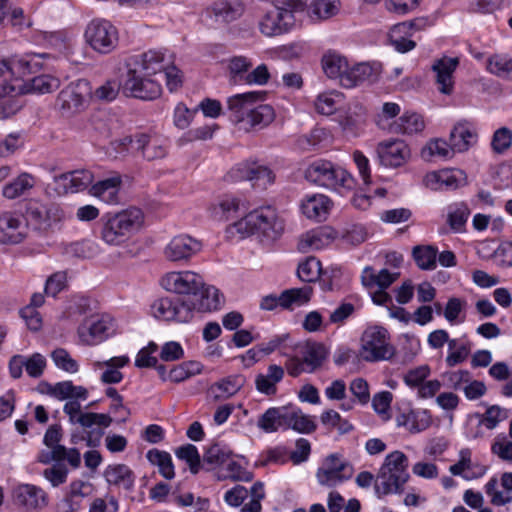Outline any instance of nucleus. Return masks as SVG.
<instances>
[{"label":"nucleus","mask_w":512,"mask_h":512,"mask_svg":"<svg viewBox=\"0 0 512 512\" xmlns=\"http://www.w3.org/2000/svg\"><path fill=\"white\" fill-rule=\"evenodd\" d=\"M470 216V209L465 202L452 203L447 208V224L454 232H463Z\"/></svg>","instance_id":"nucleus-36"},{"label":"nucleus","mask_w":512,"mask_h":512,"mask_svg":"<svg viewBox=\"0 0 512 512\" xmlns=\"http://www.w3.org/2000/svg\"><path fill=\"white\" fill-rule=\"evenodd\" d=\"M331 201L323 194L308 197L301 205L303 214L309 219L324 220L328 214Z\"/></svg>","instance_id":"nucleus-33"},{"label":"nucleus","mask_w":512,"mask_h":512,"mask_svg":"<svg viewBox=\"0 0 512 512\" xmlns=\"http://www.w3.org/2000/svg\"><path fill=\"white\" fill-rule=\"evenodd\" d=\"M313 289L310 286L301 288H292L284 290L279 296L270 294L261 299L260 308L266 311H272L277 306L283 309H292L295 306H302L311 299Z\"/></svg>","instance_id":"nucleus-10"},{"label":"nucleus","mask_w":512,"mask_h":512,"mask_svg":"<svg viewBox=\"0 0 512 512\" xmlns=\"http://www.w3.org/2000/svg\"><path fill=\"white\" fill-rule=\"evenodd\" d=\"M380 73V64L359 63L348 68L347 73L342 76V86L352 88L363 82H375Z\"/></svg>","instance_id":"nucleus-22"},{"label":"nucleus","mask_w":512,"mask_h":512,"mask_svg":"<svg viewBox=\"0 0 512 512\" xmlns=\"http://www.w3.org/2000/svg\"><path fill=\"white\" fill-rule=\"evenodd\" d=\"M252 62L245 56H234L228 60L229 81L231 84L237 85L245 82Z\"/></svg>","instance_id":"nucleus-40"},{"label":"nucleus","mask_w":512,"mask_h":512,"mask_svg":"<svg viewBox=\"0 0 512 512\" xmlns=\"http://www.w3.org/2000/svg\"><path fill=\"white\" fill-rule=\"evenodd\" d=\"M324 135L322 129H313L308 134L299 136L296 140V146L302 151H310L322 141Z\"/></svg>","instance_id":"nucleus-56"},{"label":"nucleus","mask_w":512,"mask_h":512,"mask_svg":"<svg viewBox=\"0 0 512 512\" xmlns=\"http://www.w3.org/2000/svg\"><path fill=\"white\" fill-rule=\"evenodd\" d=\"M202 249V243L189 235H178L172 238L164 249L165 257L172 261L188 260Z\"/></svg>","instance_id":"nucleus-16"},{"label":"nucleus","mask_w":512,"mask_h":512,"mask_svg":"<svg viewBox=\"0 0 512 512\" xmlns=\"http://www.w3.org/2000/svg\"><path fill=\"white\" fill-rule=\"evenodd\" d=\"M322 68L329 78H339L342 84V76L347 73L348 63L344 57L335 53H328L322 58Z\"/></svg>","instance_id":"nucleus-39"},{"label":"nucleus","mask_w":512,"mask_h":512,"mask_svg":"<svg viewBox=\"0 0 512 512\" xmlns=\"http://www.w3.org/2000/svg\"><path fill=\"white\" fill-rule=\"evenodd\" d=\"M512 144V131L506 127L499 128L494 132L492 148L497 153L507 150Z\"/></svg>","instance_id":"nucleus-57"},{"label":"nucleus","mask_w":512,"mask_h":512,"mask_svg":"<svg viewBox=\"0 0 512 512\" xmlns=\"http://www.w3.org/2000/svg\"><path fill=\"white\" fill-rule=\"evenodd\" d=\"M120 90L123 92V79L120 82L115 80L107 81L97 88L95 94L99 99L112 101L117 97Z\"/></svg>","instance_id":"nucleus-61"},{"label":"nucleus","mask_w":512,"mask_h":512,"mask_svg":"<svg viewBox=\"0 0 512 512\" xmlns=\"http://www.w3.org/2000/svg\"><path fill=\"white\" fill-rule=\"evenodd\" d=\"M63 460H67L71 467L78 468L81 464L79 450L76 448L67 449L65 446H56L54 449H50V451H42L38 456V461L43 464H49L53 461L58 463Z\"/></svg>","instance_id":"nucleus-30"},{"label":"nucleus","mask_w":512,"mask_h":512,"mask_svg":"<svg viewBox=\"0 0 512 512\" xmlns=\"http://www.w3.org/2000/svg\"><path fill=\"white\" fill-rule=\"evenodd\" d=\"M475 134L467 127L466 124L458 123L450 132V144L452 149L457 152H464L468 150L471 145V140Z\"/></svg>","instance_id":"nucleus-42"},{"label":"nucleus","mask_w":512,"mask_h":512,"mask_svg":"<svg viewBox=\"0 0 512 512\" xmlns=\"http://www.w3.org/2000/svg\"><path fill=\"white\" fill-rule=\"evenodd\" d=\"M162 287L180 297H162L153 302L154 317L166 321L187 323L195 312H211L221 307L224 298L220 291L206 285L201 275L192 271L169 272L161 279Z\"/></svg>","instance_id":"nucleus-1"},{"label":"nucleus","mask_w":512,"mask_h":512,"mask_svg":"<svg viewBox=\"0 0 512 512\" xmlns=\"http://www.w3.org/2000/svg\"><path fill=\"white\" fill-rule=\"evenodd\" d=\"M398 426L406 427L410 433H419L431 426L432 418L427 410H410L396 417Z\"/></svg>","instance_id":"nucleus-29"},{"label":"nucleus","mask_w":512,"mask_h":512,"mask_svg":"<svg viewBox=\"0 0 512 512\" xmlns=\"http://www.w3.org/2000/svg\"><path fill=\"white\" fill-rule=\"evenodd\" d=\"M122 180L120 175L98 181L95 183L90 192L93 196L100 198L102 201L113 204L118 202V192Z\"/></svg>","instance_id":"nucleus-31"},{"label":"nucleus","mask_w":512,"mask_h":512,"mask_svg":"<svg viewBox=\"0 0 512 512\" xmlns=\"http://www.w3.org/2000/svg\"><path fill=\"white\" fill-rule=\"evenodd\" d=\"M114 323L108 317L87 321L82 324L78 333L82 341L88 345H94L107 339L114 333Z\"/></svg>","instance_id":"nucleus-19"},{"label":"nucleus","mask_w":512,"mask_h":512,"mask_svg":"<svg viewBox=\"0 0 512 512\" xmlns=\"http://www.w3.org/2000/svg\"><path fill=\"white\" fill-rule=\"evenodd\" d=\"M14 495L16 502L27 509H36L47 504L46 493L41 488L31 484L18 486Z\"/></svg>","instance_id":"nucleus-28"},{"label":"nucleus","mask_w":512,"mask_h":512,"mask_svg":"<svg viewBox=\"0 0 512 512\" xmlns=\"http://www.w3.org/2000/svg\"><path fill=\"white\" fill-rule=\"evenodd\" d=\"M103 475L109 485L122 487L126 491H132L134 488L135 474L125 464L109 465Z\"/></svg>","instance_id":"nucleus-27"},{"label":"nucleus","mask_w":512,"mask_h":512,"mask_svg":"<svg viewBox=\"0 0 512 512\" xmlns=\"http://www.w3.org/2000/svg\"><path fill=\"white\" fill-rule=\"evenodd\" d=\"M308 0H276V5L269 10L259 23L261 33L272 37L288 32L295 24L294 13L303 11Z\"/></svg>","instance_id":"nucleus-5"},{"label":"nucleus","mask_w":512,"mask_h":512,"mask_svg":"<svg viewBox=\"0 0 512 512\" xmlns=\"http://www.w3.org/2000/svg\"><path fill=\"white\" fill-rule=\"evenodd\" d=\"M379 161L386 167H400L410 157L408 145L400 139H391L380 142L376 149Z\"/></svg>","instance_id":"nucleus-14"},{"label":"nucleus","mask_w":512,"mask_h":512,"mask_svg":"<svg viewBox=\"0 0 512 512\" xmlns=\"http://www.w3.org/2000/svg\"><path fill=\"white\" fill-rule=\"evenodd\" d=\"M51 357L55 365L69 373H76L78 371V363L74 360L67 350L64 348H57L51 353Z\"/></svg>","instance_id":"nucleus-53"},{"label":"nucleus","mask_w":512,"mask_h":512,"mask_svg":"<svg viewBox=\"0 0 512 512\" xmlns=\"http://www.w3.org/2000/svg\"><path fill=\"white\" fill-rule=\"evenodd\" d=\"M487 70L499 77H504L512 71V58L504 55H493L487 61Z\"/></svg>","instance_id":"nucleus-52"},{"label":"nucleus","mask_w":512,"mask_h":512,"mask_svg":"<svg viewBox=\"0 0 512 512\" xmlns=\"http://www.w3.org/2000/svg\"><path fill=\"white\" fill-rule=\"evenodd\" d=\"M249 219L255 222L256 233H262L269 239H277L284 231V221L278 217L276 211L271 207L250 212Z\"/></svg>","instance_id":"nucleus-13"},{"label":"nucleus","mask_w":512,"mask_h":512,"mask_svg":"<svg viewBox=\"0 0 512 512\" xmlns=\"http://www.w3.org/2000/svg\"><path fill=\"white\" fill-rule=\"evenodd\" d=\"M443 190H455L465 183L462 171L441 170Z\"/></svg>","instance_id":"nucleus-62"},{"label":"nucleus","mask_w":512,"mask_h":512,"mask_svg":"<svg viewBox=\"0 0 512 512\" xmlns=\"http://www.w3.org/2000/svg\"><path fill=\"white\" fill-rule=\"evenodd\" d=\"M176 456L184 460L192 474H197L201 466V458L197 447L193 444H186L178 447L175 451Z\"/></svg>","instance_id":"nucleus-49"},{"label":"nucleus","mask_w":512,"mask_h":512,"mask_svg":"<svg viewBox=\"0 0 512 512\" xmlns=\"http://www.w3.org/2000/svg\"><path fill=\"white\" fill-rule=\"evenodd\" d=\"M321 263L315 257H308L298 265L297 276L303 282H314L319 278Z\"/></svg>","instance_id":"nucleus-50"},{"label":"nucleus","mask_w":512,"mask_h":512,"mask_svg":"<svg viewBox=\"0 0 512 512\" xmlns=\"http://www.w3.org/2000/svg\"><path fill=\"white\" fill-rule=\"evenodd\" d=\"M230 176L237 181H262L264 185L274 182V174L271 169L258 161H246L238 164L231 170Z\"/></svg>","instance_id":"nucleus-18"},{"label":"nucleus","mask_w":512,"mask_h":512,"mask_svg":"<svg viewBox=\"0 0 512 512\" xmlns=\"http://www.w3.org/2000/svg\"><path fill=\"white\" fill-rule=\"evenodd\" d=\"M454 150L450 143L443 139L430 140L421 150V157L425 161H431L434 156L449 159L454 155Z\"/></svg>","instance_id":"nucleus-43"},{"label":"nucleus","mask_w":512,"mask_h":512,"mask_svg":"<svg viewBox=\"0 0 512 512\" xmlns=\"http://www.w3.org/2000/svg\"><path fill=\"white\" fill-rule=\"evenodd\" d=\"M68 468L65 464L58 462L52 467L43 471V476L47 479L53 487H58L65 483L68 477Z\"/></svg>","instance_id":"nucleus-55"},{"label":"nucleus","mask_w":512,"mask_h":512,"mask_svg":"<svg viewBox=\"0 0 512 512\" xmlns=\"http://www.w3.org/2000/svg\"><path fill=\"white\" fill-rule=\"evenodd\" d=\"M424 127V121L419 114L406 112L389 124L388 130L394 134H414L421 132Z\"/></svg>","instance_id":"nucleus-34"},{"label":"nucleus","mask_w":512,"mask_h":512,"mask_svg":"<svg viewBox=\"0 0 512 512\" xmlns=\"http://www.w3.org/2000/svg\"><path fill=\"white\" fill-rule=\"evenodd\" d=\"M85 38L95 51L107 54L113 51L118 43V31L108 20L93 19L85 30Z\"/></svg>","instance_id":"nucleus-9"},{"label":"nucleus","mask_w":512,"mask_h":512,"mask_svg":"<svg viewBox=\"0 0 512 512\" xmlns=\"http://www.w3.org/2000/svg\"><path fill=\"white\" fill-rule=\"evenodd\" d=\"M508 417L506 410L498 405H492L487 408L486 412L482 415L480 423L483 424L487 429H494L499 422L505 420Z\"/></svg>","instance_id":"nucleus-54"},{"label":"nucleus","mask_w":512,"mask_h":512,"mask_svg":"<svg viewBox=\"0 0 512 512\" xmlns=\"http://www.w3.org/2000/svg\"><path fill=\"white\" fill-rule=\"evenodd\" d=\"M419 5V0H385L386 9L397 15H405L415 10Z\"/></svg>","instance_id":"nucleus-60"},{"label":"nucleus","mask_w":512,"mask_h":512,"mask_svg":"<svg viewBox=\"0 0 512 512\" xmlns=\"http://www.w3.org/2000/svg\"><path fill=\"white\" fill-rule=\"evenodd\" d=\"M207 12L218 23H230L243 14L244 6L239 0H216Z\"/></svg>","instance_id":"nucleus-24"},{"label":"nucleus","mask_w":512,"mask_h":512,"mask_svg":"<svg viewBox=\"0 0 512 512\" xmlns=\"http://www.w3.org/2000/svg\"><path fill=\"white\" fill-rule=\"evenodd\" d=\"M459 64L458 58L444 57L435 61L432 66L436 73V82L438 90L446 95H450L453 91V73Z\"/></svg>","instance_id":"nucleus-23"},{"label":"nucleus","mask_w":512,"mask_h":512,"mask_svg":"<svg viewBox=\"0 0 512 512\" xmlns=\"http://www.w3.org/2000/svg\"><path fill=\"white\" fill-rule=\"evenodd\" d=\"M146 457L151 464L158 466L159 473L165 479L170 480L174 478V465L171 455L168 452L154 448L147 452Z\"/></svg>","instance_id":"nucleus-41"},{"label":"nucleus","mask_w":512,"mask_h":512,"mask_svg":"<svg viewBox=\"0 0 512 512\" xmlns=\"http://www.w3.org/2000/svg\"><path fill=\"white\" fill-rule=\"evenodd\" d=\"M437 249L431 245L415 246L412 251L417 266L422 270H433L436 268Z\"/></svg>","instance_id":"nucleus-44"},{"label":"nucleus","mask_w":512,"mask_h":512,"mask_svg":"<svg viewBox=\"0 0 512 512\" xmlns=\"http://www.w3.org/2000/svg\"><path fill=\"white\" fill-rule=\"evenodd\" d=\"M26 237V226L21 217L11 213L0 216V243L18 244Z\"/></svg>","instance_id":"nucleus-21"},{"label":"nucleus","mask_w":512,"mask_h":512,"mask_svg":"<svg viewBox=\"0 0 512 512\" xmlns=\"http://www.w3.org/2000/svg\"><path fill=\"white\" fill-rule=\"evenodd\" d=\"M161 92L162 87L158 80L139 70L128 68L123 79V94L126 97L149 101L158 98Z\"/></svg>","instance_id":"nucleus-8"},{"label":"nucleus","mask_w":512,"mask_h":512,"mask_svg":"<svg viewBox=\"0 0 512 512\" xmlns=\"http://www.w3.org/2000/svg\"><path fill=\"white\" fill-rule=\"evenodd\" d=\"M232 455L231 450L220 444L211 445L203 455V464L211 467L220 466L227 462Z\"/></svg>","instance_id":"nucleus-47"},{"label":"nucleus","mask_w":512,"mask_h":512,"mask_svg":"<svg viewBox=\"0 0 512 512\" xmlns=\"http://www.w3.org/2000/svg\"><path fill=\"white\" fill-rule=\"evenodd\" d=\"M101 238L109 245H121L137 233L143 223L141 209L130 207L119 212H108L100 219Z\"/></svg>","instance_id":"nucleus-3"},{"label":"nucleus","mask_w":512,"mask_h":512,"mask_svg":"<svg viewBox=\"0 0 512 512\" xmlns=\"http://www.w3.org/2000/svg\"><path fill=\"white\" fill-rule=\"evenodd\" d=\"M491 451L504 461H512V441H507L504 435H498L495 438Z\"/></svg>","instance_id":"nucleus-59"},{"label":"nucleus","mask_w":512,"mask_h":512,"mask_svg":"<svg viewBox=\"0 0 512 512\" xmlns=\"http://www.w3.org/2000/svg\"><path fill=\"white\" fill-rule=\"evenodd\" d=\"M288 406L268 408L259 416L257 426L265 433H274L278 430H287V422L291 420L288 416Z\"/></svg>","instance_id":"nucleus-25"},{"label":"nucleus","mask_w":512,"mask_h":512,"mask_svg":"<svg viewBox=\"0 0 512 512\" xmlns=\"http://www.w3.org/2000/svg\"><path fill=\"white\" fill-rule=\"evenodd\" d=\"M47 217L46 205L30 202L25 212V226H30L33 230L40 233L46 232L50 229Z\"/></svg>","instance_id":"nucleus-35"},{"label":"nucleus","mask_w":512,"mask_h":512,"mask_svg":"<svg viewBox=\"0 0 512 512\" xmlns=\"http://www.w3.org/2000/svg\"><path fill=\"white\" fill-rule=\"evenodd\" d=\"M24 363L27 374L33 378L40 377L46 367V360L39 353H34L28 358L24 357Z\"/></svg>","instance_id":"nucleus-58"},{"label":"nucleus","mask_w":512,"mask_h":512,"mask_svg":"<svg viewBox=\"0 0 512 512\" xmlns=\"http://www.w3.org/2000/svg\"><path fill=\"white\" fill-rule=\"evenodd\" d=\"M67 277L65 272H56L52 274L45 284V293L48 296L55 297L64 287Z\"/></svg>","instance_id":"nucleus-64"},{"label":"nucleus","mask_w":512,"mask_h":512,"mask_svg":"<svg viewBox=\"0 0 512 512\" xmlns=\"http://www.w3.org/2000/svg\"><path fill=\"white\" fill-rule=\"evenodd\" d=\"M353 471L350 463L341 461L337 454H331L326 457L316 476L321 485L332 487L350 479Z\"/></svg>","instance_id":"nucleus-11"},{"label":"nucleus","mask_w":512,"mask_h":512,"mask_svg":"<svg viewBox=\"0 0 512 512\" xmlns=\"http://www.w3.org/2000/svg\"><path fill=\"white\" fill-rule=\"evenodd\" d=\"M288 416L291 420L287 422V430L293 429L302 434H310L317 428L313 418L309 415H305L300 408L289 407Z\"/></svg>","instance_id":"nucleus-37"},{"label":"nucleus","mask_w":512,"mask_h":512,"mask_svg":"<svg viewBox=\"0 0 512 512\" xmlns=\"http://www.w3.org/2000/svg\"><path fill=\"white\" fill-rule=\"evenodd\" d=\"M408 457L396 450L388 454L374 481V490L378 498L389 494H401L409 480Z\"/></svg>","instance_id":"nucleus-4"},{"label":"nucleus","mask_w":512,"mask_h":512,"mask_svg":"<svg viewBox=\"0 0 512 512\" xmlns=\"http://www.w3.org/2000/svg\"><path fill=\"white\" fill-rule=\"evenodd\" d=\"M33 187V178L27 173L19 175L12 182L6 184L3 188V195L8 199H15L28 189Z\"/></svg>","instance_id":"nucleus-46"},{"label":"nucleus","mask_w":512,"mask_h":512,"mask_svg":"<svg viewBox=\"0 0 512 512\" xmlns=\"http://www.w3.org/2000/svg\"><path fill=\"white\" fill-rule=\"evenodd\" d=\"M91 94V87L87 80L78 79L69 83L61 90L57 97V106L64 113L77 112Z\"/></svg>","instance_id":"nucleus-12"},{"label":"nucleus","mask_w":512,"mask_h":512,"mask_svg":"<svg viewBox=\"0 0 512 512\" xmlns=\"http://www.w3.org/2000/svg\"><path fill=\"white\" fill-rule=\"evenodd\" d=\"M20 316L31 331H39L42 327V318L33 306H25L20 310Z\"/></svg>","instance_id":"nucleus-63"},{"label":"nucleus","mask_w":512,"mask_h":512,"mask_svg":"<svg viewBox=\"0 0 512 512\" xmlns=\"http://www.w3.org/2000/svg\"><path fill=\"white\" fill-rule=\"evenodd\" d=\"M305 178L318 186L336 190L352 188L353 178L342 167L331 161L318 159L312 162L305 170Z\"/></svg>","instance_id":"nucleus-6"},{"label":"nucleus","mask_w":512,"mask_h":512,"mask_svg":"<svg viewBox=\"0 0 512 512\" xmlns=\"http://www.w3.org/2000/svg\"><path fill=\"white\" fill-rule=\"evenodd\" d=\"M284 377V369L276 364L269 365L267 374L256 376L255 385L259 392L265 395H275L277 392L276 384Z\"/></svg>","instance_id":"nucleus-32"},{"label":"nucleus","mask_w":512,"mask_h":512,"mask_svg":"<svg viewBox=\"0 0 512 512\" xmlns=\"http://www.w3.org/2000/svg\"><path fill=\"white\" fill-rule=\"evenodd\" d=\"M239 209V200L226 196L218 204L211 207V216L218 221L229 220Z\"/></svg>","instance_id":"nucleus-45"},{"label":"nucleus","mask_w":512,"mask_h":512,"mask_svg":"<svg viewBox=\"0 0 512 512\" xmlns=\"http://www.w3.org/2000/svg\"><path fill=\"white\" fill-rule=\"evenodd\" d=\"M274 109L267 104H260L252 107L248 114L247 121L251 126H266L274 119Z\"/></svg>","instance_id":"nucleus-48"},{"label":"nucleus","mask_w":512,"mask_h":512,"mask_svg":"<svg viewBox=\"0 0 512 512\" xmlns=\"http://www.w3.org/2000/svg\"><path fill=\"white\" fill-rule=\"evenodd\" d=\"M169 61L161 51L149 50L129 58L127 67L143 72L145 75L162 73L169 66Z\"/></svg>","instance_id":"nucleus-17"},{"label":"nucleus","mask_w":512,"mask_h":512,"mask_svg":"<svg viewBox=\"0 0 512 512\" xmlns=\"http://www.w3.org/2000/svg\"><path fill=\"white\" fill-rule=\"evenodd\" d=\"M49 54H33L10 61H0V100L26 92L51 93L60 82L57 78L42 74L28 79L25 84L19 77L36 72L43 67L42 59Z\"/></svg>","instance_id":"nucleus-2"},{"label":"nucleus","mask_w":512,"mask_h":512,"mask_svg":"<svg viewBox=\"0 0 512 512\" xmlns=\"http://www.w3.org/2000/svg\"><path fill=\"white\" fill-rule=\"evenodd\" d=\"M245 378L242 375H231L220 382L216 383L213 387H216L221 391L220 395H216L218 397L228 398L230 396L235 395L244 385Z\"/></svg>","instance_id":"nucleus-51"},{"label":"nucleus","mask_w":512,"mask_h":512,"mask_svg":"<svg viewBox=\"0 0 512 512\" xmlns=\"http://www.w3.org/2000/svg\"><path fill=\"white\" fill-rule=\"evenodd\" d=\"M54 181L58 194L77 193L93 182V174L88 170H75L55 176Z\"/></svg>","instance_id":"nucleus-20"},{"label":"nucleus","mask_w":512,"mask_h":512,"mask_svg":"<svg viewBox=\"0 0 512 512\" xmlns=\"http://www.w3.org/2000/svg\"><path fill=\"white\" fill-rule=\"evenodd\" d=\"M339 9V0H312L308 13L313 20H326L335 16Z\"/></svg>","instance_id":"nucleus-38"},{"label":"nucleus","mask_w":512,"mask_h":512,"mask_svg":"<svg viewBox=\"0 0 512 512\" xmlns=\"http://www.w3.org/2000/svg\"><path fill=\"white\" fill-rule=\"evenodd\" d=\"M395 348L390 343V334L382 326L368 327L361 337V355L367 362L390 360L395 355Z\"/></svg>","instance_id":"nucleus-7"},{"label":"nucleus","mask_w":512,"mask_h":512,"mask_svg":"<svg viewBox=\"0 0 512 512\" xmlns=\"http://www.w3.org/2000/svg\"><path fill=\"white\" fill-rule=\"evenodd\" d=\"M266 92L251 91L236 94L227 99V108L233 122L239 123L248 118L253 105L265 100Z\"/></svg>","instance_id":"nucleus-15"},{"label":"nucleus","mask_w":512,"mask_h":512,"mask_svg":"<svg viewBox=\"0 0 512 512\" xmlns=\"http://www.w3.org/2000/svg\"><path fill=\"white\" fill-rule=\"evenodd\" d=\"M301 355L306 365V372L313 373L326 361L329 351L321 342L307 341L301 349Z\"/></svg>","instance_id":"nucleus-26"}]
</instances>
